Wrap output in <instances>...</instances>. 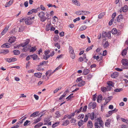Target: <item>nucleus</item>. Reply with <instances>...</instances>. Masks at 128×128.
Wrapping results in <instances>:
<instances>
[{
  "instance_id": "nucleus-32",
  "label": "nucleus",
  "mask_w": 128,
  "mask_h": 128,
  "mask_svg": "<svg viewBox=\"0 0 128 128\" xmlns=\"http://www.w3.org/2000/svg\"><path fill=\"white\" fill-rule=\"evenodd\" d=\"M30 52H34L36 50V46H34V47H32L30 49Z\"/></svg>"
},
{
  "instance_id": "nucleus-16",
  "label": "nucleus",
  "mask_w": 128,
  "mask_h": 128,
  "mask_svg": "<svg viewBox=\"0 0 128 128\" xmlns=\"http://www.w3.org/2000/svg\"><path fill=\"white\" fill-rule=\"evenodd\" d=\"M85 81L82 80L78 84V87H81L84 86L85 84Z\"/></svg>"
},
{
  "instance_id": "nucleus-9",
  "label": "nucleus",
  "mask_w": 128,
  "mask_h": 128,
  "mask_svg": "<svg viewBox=\"0 0 128 128\" xmlns=\"http://www.w3.org/2000/svg\"><path fill=\"white\" fill-rule=\"evenodd\" d=\"M110 119H108L106 120V122L105 124V125L106 126L108 127L110 126Z\"/></svg>"
},
{
  "instance_id": "nucleus-61",
  "label": "nucleus",
  "mask_w": 128,
  "mask_h": 128,
  "mask_svg": "<svg viewBox=\"0 0 128 128\" xmlns=\"http://www.w3.org/2000/svg\"><path fill=\"white\" fill-rule=\"evenodd\" d=\"M78 116L80 118L83 119L84 117V115L83 114H79Z\"/></svg>"
},
{
  "instance_id": "nucleus-43",
  "label": "nucleus",
  "mask_w": 128,
  "mask_h": 128,
  "mask_svg": "<svg viewBox=\"0 0 128 128\" xmlns=\"http://www.w3.org/2000/svg\"><path fill=\"white\" fill-rule=\"evenodd\" d=\"M101 90L103 92H106L107 91L106 87H102L101 88Z\"/></svg>"
},
{
  "instance_id": "nucleus-31",
  "label": "nucleus",
  "mask_w": 128,
  "mask_h": 128,
  "mask_svg": "<svg viewBox=\"0 0 128 128\" xmlns=\"http://www.w3.org/2000/svg\"><path fill=\"white\" fill-rule=\"evenodd\" d=\"M42 74L40 72L35 73L34 74L35 76L37 77L40 78L41 77Z\"/></svg>"
},
{
  "instance_id": "nucleus-64",
  "label": "nucleus",
  "mask_w": 128,
  "mask_h": 128,
  "mask_svg": "<svg viewBox=\"0 0 128 128\" xmlns=\"http://www.w3.org/2000/svg\"><path fill=\"white\" fill-rule=\"evenodd\" d=\"M28 1H26L24 4V5L25 7H27L28 6Z\"/></svg>"
},
{
  "instance_id": "nucleus-1",
  "label": "nucleus",
  "mask_w": 128,
  "mask_h": 128,
  "mask_svg": "<svg viewBox=\"0 0 128 128\" xmlns=\"http://www.w3.org/2000/svg\"><path fill=\"white\" fill-rule=\"evenodd\" d=\"M97 122L94 123L95 128H100L101 127H103L104 126V122L102 120V118L100 117L97 118Z\"/></svg>"
},
{
  "instance_id": "nucleus-38",
  "label": "nucleus",
  "mask_w": 128,
  "mask_h": 128,
  "mask_svg": "<svg viewBox=\"0 0 128 128\" xmlns=\"http://www.w3.org/2000/svg\"><path fill=\"white\" fill-rule=\"evenodd\" d=\"M107 33L106 32H103L102 33V38H105L107 37Z\"/></svg>"
},
{
  "instance_id": "nucleus-20",
  "label": "nucleus",
  "mask_w": 128,
  "mask_h": 128,
  "mask_svg": "<svg viewBox=\"0 0 128 128\" xmlns=\"http://www.w3.org/2000/svg\"><path fill=\"white\" fill-rule=\"evenodd\" d=\"M30 56L34 60H36L38 58V56L36 54H34L30 55Z\"/></svg>"
},
{
  "instance_id": "nucleus-54",
  "label": "nucleus",
  "mask_w": 128,
  "mask_h": 128,
  "mask_svg": "<svg viewBox=\"0 0 128 128\" xmlns=\"http://www.w3.org/2000/svg\"><path fill=\"white\" fill-rule=\"evenodd\" d=\"M54 46L56 47L58 49H59L60 48V44H58V43H56L54 44Z\"/></svg>"
},
{
  "instance_id": "nucleus-52",
  "label": "nucleus",
  "mask_w": 128,
  "mask_h": 128,
  "mask_svg": "<svg viewBox=\"0 0 128 128\" xmlns=\"http://www.w3.org/2000/svg\"><path fill=\"white\" fill-rule=\"evenodd\" d=\"M120 119L122 122H126L127 124L128 123V120L127 119H125L124 118H121Z\"/></svg>"
},
{
  "instance_id": "nucleus-26",
  "label": "nucleus",
  "mask_w": 128,
  "mask_h": 128,
  "mask_svg": "<svg viewBox=\"0 0 128 128\" xmlns=\"http://www.w3.org/2000/svg\"><path fill=\"white\" fill-rule=\"evenodd\" d=\"M107 84L109 86H112V87H114V83L112 81H108L107 82Z\"/></svg>"
},
{
  "instance_id": "nucleus-24",
  "label": "nucleus",
  "mask_w": 128,
  "mask_h": 128,
  "mask_svg": "<svg viewBox=\"0 0 128 128\" xmlns=\"http://www.w3.org/2000/svg\"><path fill=\"white\" fill-rule=\"evenodd\" d=\"M10 44L8 43H6L2 45L1 46L3 48H8L10 47Z\"/></svg>"
},
{
  "instance_id": "nucleus-42",
  "label": "nucleus",
  "mask_w": 128,
  "mask_h": 128,
  "mask_svg": "<svg viewBox=\"0 0 128 128\" xmlns=\"http://www.w3.org/2000/svg\"><path fill=\"white\" fill-rule=\"evenodd\" d=\"M59 123V122H56L52 126V127L53 128H54L57 126Z\"/></svg>"
},
{
  "instance_id": "nucleus-28",
  "label": "nucleus",
  "mask_w": 128,
  "mask_h": 128,
  "mask_svg": "<svg viewBox=\"0 0 128 128\" xmlns=\"http://www.w3.org/2000/svg\"><path fill=\"white\" fill-rule=\"evenodd\" d=\"M83 12V10L78 11L76 12L75 13L78 15H84L83 13H82Z\"/></svg>"
},
{
  "instance_id": "nucleus-59",
  "label": "nucleus",
  "mask_w": 128,
  "mask_h": 128,
  "mask_svg": "<svg viewBox=\"0 0 128 128\" xmlns=\"http://www.w3.org/2000/svg\"><path fill=\"white\" fill-rule=\"evenodd\" d=\"M46 16H47V17H46V20L47 19L48 20H49L50 19V14L47 12H46Z\"/></svg>"
},
{
  "instance_id": "nucleus-30",
  "label": "nucleus",
  "mask_w": 128,
  "mask_h": 128,
  "mask_svg": "<svg viewBox=\"0 0 128 128\" xmlns=\"http://www.w3.org/2000/svg\"><path fill=\"white\" fill-rule=\"evenodd\" d=\"M54 116L56 118H58L60 116V114L59 111H57L56 112Z\"/></svg>"
},
{
  "instance_id": "nucleus-58",
  "label": "nucleus",
  "mask_w": 128,
  "mask_h": 128,
  "mask_svg": "<svg viewBox=\"0 0 128 128\" xmlns=\"http://www.w3.org/2000/svg\"><path fill=\"white\" fill-rule=\"evenodd\" d=\"M73 95V93H72L70 95L68 96L66 98V99L68 98L69 100H70L72 97H73L74 96H71Z\"/></svg>"
},
{
  "instance_id": "nucleus-3",
  "label": "nucleus",
  "mask_w": 128,
  "mask_h": 128,
  "mask_svg": "<svg viewBox=\"0 0 128 128\" xmlns=\"http://www.w3.org/2000/svg\"><path fill=\"white\" fill-rule=\"evenodd\" d=\"M45 15V14L43 12H41L38 14V16L40 18L41 22H44L46 20V17Z\"/></svg>"
},
{
  "instance_id": "nucleus-51",
  "label": "nucleus",
  "mask_w": 128,
  "mask_h": 128,
  "mask_svg": "<svg viewBox=\"0 0 128 128\" xmlns=\"http://www.w3.org/2000/svg\"><path fill=\"white\" fill-rule=\"evenodd\" d=\"M82 106L81 107L79 110H75V112H77V113L78 114L82 110Z\"/></svg>"
},
{
  "instance_id": "nucleus-34",
  "label": "nucleus",
  "mask_w": 128,
  "mask_h": 128,
  "mask_svg": "<svg viewBox=\"0 0 128 128\" xmlns=\"http://www.w3.org/2000/svg\"><path fill=\"white\" fill-rule=\"evenodd\" d=\"M0 53H4L6 52V53H8L9 52V51L8 50H0Z\"/></svg>"
},
{
  "instance_id": "nucleus-4",
  "label": "nucleus",
  "mask_w": 128,
  "mask_h": 128,
  "mask_svg": "<svg viewBox=\"0 0 128 128\" xmlns=\"http://www.w3.org/2000/svg\"><path fill=\"white\" fill-rule=\"evenodd\" d=\"M96 104L95 102H91L88 104V109H90L92 108V109H94L96 107Z\"/></svg>"
},
{
  "instance_id": "nucleus-37",
  "label": "nucleus",
  "mask_w": 128,
  "mask_h": 128,
  "mask_svg": "<svg viewBox=\"0 0 128 128\" xmlns=\"http://www.w3.org/2000/svg\"><path fill=\"white\" fill-rule=\"evenodd\" d=\"M109 45V43L108 41L106 42L104 44V46L105 48H106L108 47Z\"/></svg>"
},
{
  "instance_id": "nucleus-21",
  "label": "nucleus",
  "mask_w": 128,
  "mask_h": 128,
  "mask_svg": "<svg viewBox=\"0 0 128 128\" xmlns=\"http://www.w3.org/2000/svg\"><path fill=\"white\" fill-rule=\"evenodd\" d=\"M122 8V11L124 12H126L128 10V7L127 5H125Z\"/></svg>"
},
{
  "instance_id": "nucleus-33",
  "label": "nucleus",
  "mask_w": 128,
  "mask_h": 128,
  "mask_svg": "<svg viewBox=\"0 0 128 128\" xmlns=\"http://www.w3.org/2000/svg\"><path fill=\"white\" fill-rule=\"evenodd\" d=\"M69 122L68 120H66L64 121V122L62 124L63 126H66L69 123Z\"/></svg>"
},
{
  "instance_id": "nucleus-46",
  "label": "nucleus",
  "mask_w": 128,
  "mask_h": 128,
  "mask_svg": "<svg viewBox=\"0 0 128 128\" xmlns=\"http://www.w3.org/2000/svg\"><path fill=\"white\" fill-rule=\"evenodd\" d=\"M93 46V45H92L88 47L86 49V52H88L89 50L92 49Z\"/></svg>"
},
{
  "instance_id": "nucleus-56",
  "label": "nucleus",
  "mask_w": 128,
  "mask_h": 128,
  "mask_svg": "<svg viewBox=\"0 0 128 128\" xmlns=\"http://www.w3.org/2000/svg\"><path fill=\"white\" fill-rule=\"evenodd\" d=\"M93 58L94 59H95L96 60L98 61H100V60H98L100 58L99 56H93Z\"/></svg>"
},
{
  "instance_id": "nucleus-11",
  "label": "nucleus",
  "mask_w": 128,
  "mask_h": 128,
  "mask_svg": "<svg viewBox=\"0 0 128 128\" xmlns=\"http://www.w3.org/2000/svg\"><path fill=\"white\" fill-rule=\"evenodd\" d=\"M72 2L73 4L76 6H80V2L77 0H72Z\"/></svg>"
},
{
  "instance_id": "nucleus-53",
  "label": "nucleus",
  "mask_w": 128,
  "mask_h": 128,
  "mask_svg": "<svg viewBox=\"0 0 128 128\" xmlns=\"http://www.w3.org/2000/svg\"><path fill=\"white\" fill-rule=\"evenodd\" d=\"M82 77H80L77 78L76 81V82L77 83H78V82H80V81L82 80Z\"/></svg>"
},
{
  "instance_id": "nucleus-2",
  "label": "nucleus",
  "mask_w": 128,
  "mask_h": 128,
  "mask_svg": "<svg viewBox=\"0 0 128 128\" xmlns=\"http://www.w3.org/2000/svg\"><path fill=\"white\" fill-rule=\"evenodd\" d=\"M34 16L32 17H29L26 18L24 19L25 23L28 25L32 24L34 21Z\"/></svg>"
},
{
  "instance_id": "nucleus-5",
  "label": "nucleus",
  "mask_w": 128,
  "mask_h": 128,
  "mask_svg": "<svg viewBox=\"0 0 128 128\" xmlns=\"http://www.w3.org/2000/svg\"><path fill=\"white\" fill-rule=\"evenodd\" d=\"M122 62L123 66L126 67H124V68H127L126 67L128 66V60L126 59H123L122 61Z\"/></svg>"
},
{
  "instance_id": "nucleus-13",
  "label": "nucleus",
  "mask_w": 128,
  "mask_h": 128,
  "mask_svg": "<svg viewBox=\"0 0 128 128\" xmlns=\"http://www.w3.org/2000/svg\"><path fill=\"white\" fill-rule=\"evenodd\" d=\"M16 39V38L14 36L12 37L9 39L8 42L10 43H12L15 41Z\"/></svg>"
},
{
  "instance_id": "nucleus-40",
  "label": "nucleus",
  "mask_w": 128,
  "mask_h": 128,
  "mask_svg": "<svg viewBox=\"0 0 128 128\" xmlns=\"http://www.w3.org/2000/svg\"><path fill=\"white\" fill-rule=\"evenodd\" d=\"M41 120V118L40 117L39 118H38L37 119L35 120L34 122V124H36L40 121Z\"/></svg>"
},
{
  "instance_id": "nucleus-29",
  "label": "nucleus",
  "mask_w": 128,
  "mask_h": 128,
  "mask_svg": "<svg viewBox=\"0 0 128 128\" xmlns=\"http://www.w3.org/2000/svg\"><path fill=\"white\" fill-rule=\"evenodd\" d=\"M51 25L52 24L51 23H50L48 25L46 26V31H49L50 30V27Z\"/></svg>"
},
{
  "instance_id": "nucleus-50",
  "label": "nucleus",
  "mask_w": 128,
  "mask_h": 128,
  "mask_svg": "<svg viewBox=\"0 0 128 128\" xmlns=\"http://www.w3.org/2000/svg\"><path fill=\"white\" fill-rule=\"evenodd\" d=\"M70 57L73 59L75 57V55L74 52L70 54Z\"/></svg>"
},
{
  "instance_id": "nucleus-36",
  "label": "nucleus",
  "mask_w": 128,
  "mask_h": 128,
  "mask_svg": "<svg viewBox=\"0 0 128 128\" xmlns=\"http://www.w3.org/2000/svg\"><path fill=\"white\" fill-rule=\"evenodd\" d=\"M127 53V50L126 49H124V50L122 52V56L126 55Z\"/></svg>"
},
{
  "instance_id": "nucleus-57",
  "label": "nucleus",
  "mask_w": 128,
  "mask_h": 128,
  "mask_svg": "<svg viewBox=\"0 0 128 128\" xmlns=\"http://www.w3.org/2000/svg\"><path fill=\"white\" fill-rule=\"evenodd\" d=\"M87 108V106L86 105L84 106V108H83L82 112H85Z\"/></svg>"
},
{
  "instance_id": "nucleus-63",
  "label": "nucleus",
  "mask_w": 128,
  "mask_h": 128,
  "mask_svg": "<svg viewBox=\"0 0 128 128\" xmlns=\"http://www.w3.org/2000/svg\"><path fill=\"white\" fill-rule=\"evenodd\" d=\"M80 20V18L79 17H78L73 20V22H76L77 21H79Z\"/></svg>"
},
{
  "instance_id": "nucleus-45",
  "label": "nucleus",
  "mask_w": 128,
  "mask_h": 128,
  "mask_svg": "<svg viewBox=\"0 0 128 128\" xmlns=\"http://www.w3.org/2000/svg\"><path fill=\"white\" fill-rule=\"evenodd\" d=\"M122 90L123 89L122 88H116L114 90V91L118 92L122 91Z\"/></svg>"
},
{
  "instance_id": "nucleus-7",
  "label": "nucleus",
  "mask_w": 128,
  "mask_h": 128,
  "mask_svg": "<svg viewBox=\"0 0 128 128\" xmlns=\"http://www.w3.org/2000/svg\"><path fill=\"white\" fill-rule=\"evenodd\" d=\"M88 117L90 118L92 120H93L94 118V112L91 113H88L87 114Z\"/></svg>"
},
{
  "instance_id": "nucleus-14",
  "label": "nucleus",
  "mask_w": 128,
  "mask_h": 128,
  "mask_svg": "<svg viewBox=\"0 0 128 128\" xmlns=\"http://www.w3.org/2000/svg\"><path fill=\"white\" fill-rule=\"evenodd\" d=\"M90 70L88 69H84L83 70L82 74L83 75H86L88 74Z\"/></svg>"
},
{
  "instance_id": "nucleus-6",
  "label": "nucleus",
  "mask_w": 128,
  "mask_h": 128,
  "mask_svg": "<svg viewBox=\"0 0 128 128\" xmlns=\"http://www.w3.org/2000/svg\"><path fill=\"white\" fill-rule=\"evenodd\" d=\"M4 60L8 62H14L16 60V59L15 58H6Z\"/></svg>"
},
{
  "instance_id": "nucleus-35",
  "label": "nucleus",
  "mask_w": 128,
  "mask_h": 128,
  "mask_svg": "<svg viewBox=\"0 0 128 128\" xmlns=\"http://www.w3.org/2000/svg\"><path fill=\"white\" fill-rule=\"evenodd\" d=\"M105 13L104 12H102L98 15V18L100 19L104 15Z\"/></svg>"
},
{
  "instance_id": "nucleus-25",
  "label": "nucleus",
  "mask_w": 128,
  "mask_h": 128,
  "mask_svg": "<svg viewBox=\"0 0 128 128\" xmlns=\"http://www.w3.org/2000/svg\"><path fill=\"white\" fill-rule=\"evenodd\" d=\"M48 62V61L46 62L44 61L43 62H40L39 63V64L38 65V66H43L44 64L46 65L47 64V63Z\"/></svg>"
},
{
  "instance_id": "nucleus-12",
  "label": "nucleus",
  "mask_w": 128,
  "mask_h": 128,
  "mask_svg": "<svg viewBox=\"0 0 128 128\" xmlns=\"http://www.w3.org/2000/svg\"><path fill=\"white\" fill-rule=\"evenodd\" d=\"M9 26L6 27L4 30L1 33V35H3L4 34L7 32L8 29L9 28Z\"/></svg>"
},
{
  "instance_id": "nucleus-55",
  "label": "nucleus",
  "mask_w": 128,
  "mask_h": 128,
  "mask_svg": "<svg viewBox=\"0 0 128 128\" xmlns=\"http://www.w3.org/2000/svg\"><path fill=\"white\" fill-rule=\"evenodd\" d=\"M66 95V94L65 92H64V94L62 95L59 99V100H61L62 98L64 97Z\"/></svg>"
},
{
  "instance_id": "nucleus-44",
  "label": "nucleus",
  "mask_w": 128,
  "mask_h": 128,
  "mask_svg": "<svg viewBox=\"0 0 128 128\" xmlns=\"http://www.w3.org/2000/svg\"><path fill=\"white\" fill-rule=\"evenodd\" d=\"M62 88V87L61 86L59 87L58 88H56L54 91V93H55L57 92L59 90H60Z\"/></svg>"
},
{
  "instance_id": "nucleus-48",
  "label": "nucleus",
  "mask_w": 128,
  "mask_h": 128,
  "mask_svg": "<svg viewBox=\"0 0 128 128\" xmlns=\"http://www.w3.org/2000/svg\"><path fill=\"white\" fill-rule=\"evenodd\" d=\"M30 122V121H28V120H26V122H24V126H25L26 125H28L30 124H28V123Z\"/></svg>"
},
{
  "instance_id": "nucleus-41",
  "label": "nucleus",
  "mask_w": 128,
  "mask_h": 128,
  "mask_svg": "<svg viewBox=\"0 0 128 128\" xmlns=\"http://www.w3.org/2000/svg\"><path fill=\"white\" fill-rule=\"evenodd\" d=\"M92 76V75L90 74H88L87 76V79L88 80H90Z\"/></svg>"
},
{
  "instance_id": "nucleus-18",
  "label": "nucleus",
  "mask_w": 128,
  "mask_h": 128,
  "mask_svg": "<svg viewBox=\"0 0 128 128\" xmlns=\"http://www.w3.org/2000/svg\"><path fill=\"white\" fill-rule=\"evenodd\" d=\"M123 18L122 15L120 14L119 15L117 18V21L118 22H120V20L122 19Z\"/></svg>"
},
{
  "instance_id": "nucleus-60",
  "label": "nucleus",
  "mask_w": 128,
  "mask_h": 128,
  "mask_svg": "<svg viewBox=\"0 0 128 128\" xmlns=\"http://www.w3.org/2000/svg\"><path fill=\"white\" fill-rule=\"evenodd\" d=\"M24 29V28L22 26H21L19 28L18 31L20 32H22L23 31Z\"/></svg>"
},
{
  "instance_id": "nucleus-47",
  "label": "nucleus",
  "mask_w": 128,
  "mask_h": 128,
  "mask_svg": "<svg viewBox=\"0 0 128 128\" xmlns=\"http://www.w3.org/2000/svg\"><path fill=\"white\" fill-rule=\"evenodd\" d=\"M59 38V36L58 35L55 36L54 38V40L56 41L58 40Z\"/></svg>"
},
{
  "instance_id": "nucleus-22",
  "label": "nucleus",
  "mask_w": 128,
  "mask_h": 128,
  "mask_svg": "<svg viewBox=\"0 0 128 128\" xmlns=\"http://www.w3.org/2000/svg\"><path fill=\"white\" fill-rule=\"evenodd\" d=\"M111 32L113 34H116L117 33V30L116 28H113Z\"/></svg>"
},
{
  "instance_id": "nucleus-62",
  "label": "nucleus",
  "mask_w": 128,
  "mask_h": 128,
  "mask_svg": "<svg viewBox=\"0 0 128 128\" xmlns=\"http://www.w3.org/2000/svg\"><path fill=\"white\" fill-rule=\"evenodd\" d=\"M116 16V12H114L113 14H112V19L114 20V18H115V17Z\"/></svg>"
},
{
  "instance_id": "nucleus-17",
  "label": "nucleus",
  "mask_w": 128,
  "mask_h": 128,
  "mask_svg": "<svg viewBox=\"0 0 128 128\" xmlns=\"http://www.w3.org/2000/svg\"><path fill=\"white\" fill-rule=\"evenodd\" d=\"M87 126L88 128H92L93 126V124L92 121L91 120L88 121Z\"/></svg>"
},
{
  "instance_id": "nucleus-39",
  "label": "nucleus",
  "mask_w": 128,
  "mask_h": 128,
  "mask_svg": "<svg viewBox=\"0 0 128 128\" xmlns=\"http://www.w3.org/2000/svg\"><path fill=\"white\" fill-rule=\"evenodd\" d=\"M42 124V122H40L38 124L35 126L34 128H38L41 126Z\"/></svg>"
},
{
  "instance_id": "nucleus-15",
  "label": "nucleus",
  "mask_w": 128,
  "mask_h": 128,
  "mask_svg": "<svg viewBox=\"0 0 128 128\" xmlns=\"http://www.w3.org/2000/svg\"><path fill=\"white\" fill-rule=\"evenodd\" d=\"M118 76V72H115L112 74L111 75V77L112 78H115L117 77Z\"/></svg>"
},
{
  "instance_id": "nucleus-23",
  "label": "nucleus",
  "mask_w": 128,
  "mask_h": 128,
  "mask_svg": "<svg viewBox=\"0 0 128 128\" xmlns=\"http://www.w3.org/2000/svg\"><path fill=\"white\" fill-rule=\"evenodd\" d=\"M84 122L83 120H79L78 122V125L80 127H81L84 124Z\"/></svg>"
},
{
  "instance_id": "nucleus-49",
  "label": "nucleus",
  "mask_w": 128,
  "mask_h": 128,
  "mask_svg": "<svg viewBox=\"0 0 128 128\" xmlns=\"http://www.w3.org/2000/svg\"><path fill=\"white\" fill-rule=\"evenodd\" d=\"M29 50L30 48H28L27 47H25L23 48L22 50V51L24 52H26L27 51Z\"/></svg>"
},
{
  "instance_id": "nucleus-8",
  "label": "nucleus",
  "mask_w": 128,
  "mask_h": 128,
  "mask_svg": "<svg viewBox=\"0 0 128 128\" xmlns=\"http://www.w3.org/2000/svg\"><path fill=\"white\" fill-rule=\"evenodd\" d=\"M30 40L29 39H27L25 40V42L21 44V46L24 47L27 45L30 42Z\"/></svg>"
},
{
  "instance_id": "nucleus-19",
  "label": "nucleus",
  "mask_w": 128,
  "mask_h": 128,
  "mask_svg": "<svg viewBox=\"0 0 128 128\" xmlns=\"http://www.w3.org/2000/svg\"><path fill=\"white\" fill-rule=\"evenodd\" d=\"M113 96H110L106 98L105 99V102L106 103H108L112 99Z\"/></svg>"
},
{
  "instance_id": "nucleus-10",
  "label": "nucleus",
  "mask_w": 128,
  "mask_h": 128,
  "mask_svg": "<svg viewBox=\"0 0 128 128\" xmlns=\"http://www.w3.org/2000/svg\"><path fill=\"white\" fill-rule=\"evenodd\" d=\"M39 112H38V111L36 112H34L33 113H32V114H31L30 116V117H35L36 116H40V114L41 113H40L39 114H38L37 115H36V114H38Z\"/></svg>"
},
{
  "instance_id": "nucleus-27",
  "label": "nucleus",
  "mask_w": 128,
  "mask_h": 128,
  "mask_svg": "<svg viewBox=\"0 0 128 128\" xmlns=\"http://www.w3.org/2000/svg\"><path fill=\"white\" fill-rule=\"evenodd\" d=\"M87 28V26L86 25H82L79 29L80 31H82L85 30Z\"/></svg>"
}]
</instances>
